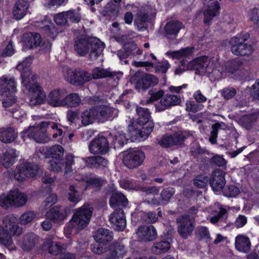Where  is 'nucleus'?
I'll return each instance as SVG.
<instances>
[{
	"instance_id": "f257e3e1",
	"label": "nucleus",
	"mask_w": 259,
	"mask_h": 259,
	"mask_svg": "<svg viewBox=\"0 0 259 259\" xmlns=\"http://www.w3.org/2000/svg\"><path fill=\"white\" fill-rule=\"evenodd\" d=\"M104 48V44L95 37L82 35L76 37L74 42L75 52L80 56L89 53V59L92 61L97 59Z\"/></svg>"
},
{
	"instance_id": "f03ea898",
	"label": "nucleus",
	"mask_w": 259,
	"mask_h": 259,
	"mask_svg": "<svg viewBox=\"0 0 259 259\" xmlns=\"http://www.w3.org/2000/svg\"><path fill=\"white\" fill-rule=\"evenodd\" d=\"M22 233V228L19 226L17 218L8 215L4 218L0 225V243L10 246L13 244L12 237L19 236Z\"/></svg>"
},
{
	"instance_id": "7ed1b4c3",
	"label": "nucleus",
	"mask_w": 259,
	"mask_h": 259,
	"mask_svg": "<svg viewBox=\"0 0 259 259\" xmlns=\"http://www.w3.org/2000/svg\"><path fill=\"white\" fill-rule=\"evenodd\" d=\"M93 210V208L89 204H84L77 209L70 224L65 228V231L68 234L76 233L85 227L90 221Z\"/></svg>"
},
{
	"instance_id": "20e7f679",
	"label": "nucleus",
	"mask_w": 259,
	"mask_h": 259,
	"mask_svg": "<svg viewBox=\"0 0 259 259\" xmlns=\"http://www.w3.org/2000/svg\"><path fill=\"white\" fill-rule=\"evenodd\" d=\"M91 249L94 253L97 254L107 252L103 259H118L126 253L124 245L120 242L112 244L108 249L106 244L96 242L91 245Z\"/></svg>"
},
{
	"instance_id": "39448f33",
	"label": "nucleus",
	"mask_w": 259,
	"mask_h": 259,
	"mask_svg": "<svg viewBox=\"0 0 259 259\" xmlns=\"http://www.w3.org/2000/svg\"><path fill=\"white\" fill-rule=\"evenodd\" d=\"M16 92V82L14 78L2 77L0 78V93L4 96L3 105L9 107L16 102L14 93Z\"/></svg>"
},
{
	"instance_id": "423d86ee",
	"label": "nucleus",
	"mask_w": 259,
	"mask_h": 259,
	"mask_svg": "<svg viewBox=\"0 0 259 259\" xmlns=\"http://www.w3.org/2000/svg\"><path fill=\"white\" fill-rule=\"evenodd\" d=\"M31 58H27L22 63L17 66V69L21 72L22 83L29 92L36 87H40L36 82V77L31 71L30 66Z\"/></svg>"
},
{
	"instance_id": "0eeeda50",
	"label": "nucleus",
	"mask_w": 259,
	"mask_h": 259,
	"mask_svg": "<svg viewBox=\"0 0 259 259\" xmlns=\"http://www.w3.org/2000/svg\"><path fill=\"white\" fill-rule=\"evenodd\" d=\"M27 196L18 190H11L8 195L2 194L0 196V205L8 207L13 205L15 207L24 206L27 201Z\"/></svg>"
},
{
	"instance_id": "6e6552de",
	"label": "nucleus",
	"mask_w": 259,
	"mask_h": 259,
	"mask_svg": "<svg viewBox=\"0 0 259 259\" xmlns=\"http://www.w3.org/2000/svg\"><path fill=\"white\" fill-rule=\"evenodd\" d=\"M246 39L238 35L232 37L230 40L231 51L236 56H248L254 51L253 47L250 45L245 43Z\"/></svg>"
},
{
	"instance_id": "1a4fd4ad",
	"label": "nucleus",
	"mask_w": 259,
	"mask_h": 259,
	"mask_svg": "<svg viewBox=\"0 0 259 259\" xmlns=\"http://www.w3.org/2000/svg\"><path fill=\"white\" fill-rule=\"evenodd\" d=\"M38 169L37 165L26 162L17 168L14 174V178L19 182L23 181L27 178H34L37 176Z\"/></svg>"
},
{
	"instance_id": "9d476101",
	"label": "nucleus",
	"mask_w": 259,
	"mask_h": 259,
	"mask_svg": "<svg viewBox=\"0 0 259 259\" xmlns=\"http://www.w3.org/2000/svg\"><path fill=\"white\" fill-rule=\"evenodd\" d=\"M48 126L42 125V122L37 126L29 127L26 131L21 133V137L25 140V137L33 139L37 143H45L49 141V138L46 133Z\"/></svg>"
},
{
	"instance_id": "9b49d317",
	"label": "nucleus",
	"mask_w": 259,
	"mask_h": 259,
	"mask_svg": "<svg viewBox=\"0 0 259 259\" xmlns=\"http://www.w3.org/2000/svg\"><path fill=\"white\" fill-rule=\"evenodd\" d=\"M73 156L67 154L65 159L63 158H51L49 160V168L52 171H60L63 167L65 173L68 174L72 171V165L73 163Z\"/></svg>"
},
{
	"instance_id": "f8f14e48",
	"label": "nucleus",
	"mask_w": 259,
	"mask_h": 259,
	"mask_svg": "<svg viewBox=\"0 0 259 259\" xmlns=\"http://www.w3.org/2000/svg\"><path fill=\"white\" fill-rule=\"evenodd\" d=\"M145 158V155L143 151H133L123 155V162L128 168H134L141 165Z\"/></svg>"
},
{
	"instance_id": "ddd939ff",
	"label": "nucleus",
	"mask_w": 259,
	"mask_h": 259,
	"mask_svg": "<svg viewBox=\"0 0 259 259\" xmlns=\"http://www.w3.org/2000/svg\"><path fill=\"white\" fill-rule=\"evenodd\" d=\"M193 220V218L188 215L182 216L177 219L178 231L182 237L186 239L192 234L195 227Z\"/></svg>"
},
{
	"instance_id": "4468645a",
	"label": "nucleus",
	"mask_w": 259,
	"mask_h": 259,
	"mask_svg": "<svg viewBox=\"0 0 259 259\" xmlns=\"http://www.w3.org/2000/svg\"><path fill=\"white\" fill-rule=\"evenodd\" d=\"M96 119L103 122L116 117L118 113L117 109L107 105H101L94 108Z\"/></svg>"
},
{
	"instance_id": "2eb2a0df",
	"label": "nucleus",
	"mask_w": 259,
	"mask_h": 259,
	"mask_svg": "<svg viewBox=\"0 0 259 259\" xmlns=\"http://www.w3.org/2000/svg\"><path fill=\"white\" fill-rule=\"evenodd\" d=\"M89 148L93 154H105L109 150V142L106 138L99 136L91 142Z\"/></svg>"
},
{
	"instance_id": "dca6fc26",
	"label": "nucleus",
	"mask_w": 259,
	"mask_h": 259,
	"mask_svg": "<svg viewBox=\"0 0 259 259\" xmlns=\"http://www.w3.org/2000/svg\"><path fill=\"white\" fill-rule=\"evenodd\" d=\"M66 94V91L64 89H54L48 95L46 98L47 103L54 107H64Z\"/></svg>"
},
{
	"instance_id": "f3484780",
	"label": "nucleus",
	"mask_w": 259,
	"mask_h": 259,
	"mask_svg": "<svg viewBox=\"0 0 259 259\" xmlns=\"http://www.w3.org/2000/svg\"><path fill=\"white\" fill-rule=\"evenodd\" d=\"M109 221L116 230L123 231L126 227L125 217L121 208L114 210L109 216Z\"/></svg>"
},
{
	"instance_id": "a211bd4d",
	"label": "nucleus",
	"mask_w": 259,
	"mask_h": 259,
	"mask_svg": "<svg viewBox=\"0 0 259 259\" xmlns=\"http://www.w3.org/2000/svg\"><path fill=\"white\" fill-rule=\"evenodd\" d=\"M204 5L207 8L204 11V22L209 24L213 17L219 14L220 7L218 0H203Z\"/></svg>"
},
{
	"instance_id": "6ab92c4d",
	"label": "nucleus",
	"mask_w": 259,
	"mask_h": 259,
	"mask_svg": "<svg viewBox=\"0 0 259 259\" xmlns=\"http://www.w3.org/2000/svg\"><path fill=\"white\" fill-rule=\"evenodd\" d=\"M224 171L217 169L212 174L210 185L213 191L217 193L220 192L226 184Z\"/></svg>"
},
{
	"instance_id": "aec40b11",
	"label": "nucleus",
	"mask_w": 259,
	"mask_h": 259,
	"mask_svg": "<svg viewBox=\"0 0 259 259\" xmlns=\"http://www.w3.org/2000/svg\"><path fill=\"white\" fill-rule=\"evenodd\" d=\"M181 102V99L178 96L166 94L160 99L159 105H155L156 111H164L171 106L179 105Z\"/></svg>"
},
{
	"instance_id": "412c9836",
	"label": "nucleus",
	"mask_w": 259,
	"mask_h": 259,
	"mask_svg": "<svg viewBox=\"0 0 259 259\" xmlns=\"http://www.w3.org/2000/svg\"><path fill=\"white\" fill-rule=\"evenodd\" d=\"M68 74L70 76V83L76 85H82L85 82L92 80L91 74L84 70L78 71L69 70Z\"/></svg>"
},
{
	"instance_id": "4be33fe9",
	"label": "nucleus",
	"mask_w": 259,
	"mask_h": 259,
	"mask_svg": "<svg viewBox=\"0 0 259 259\" xmlns=\"http://www.w3.org/2000/svg\"><path fill=\"white\" fill-rule=\"evenodd\" d=\"M138 238L141 241H151L157 236L155 228L153 226H140L137 232Z\"/></svg>"
},
{
	"instance_id": "5701e85b",
	"label": "nucleus",
	"mask_w": 259,
	"mask_h": 259,
	"mask_svg": "<svg viewBox=\"0 0 259 259\" xmlns=\"http://www.w3.org/2000/svg\"><path fill=\"white\" fill-rule=\"evenodd\" d=\"M91 74L92 79L111 77L119 80L122 76V73L120 72L112 71L110 69H106L100 67H96L93 69Z\"/></svg>"
},
{
	"instance_id": "b1692460",
	"label": "nucleus",
	"mask_w": 259,
	"mask_h": 259,
	"mask_svg": "<svg viewBox=\"0 0 259 259\" xmlns=\"http://www.w3.org/2000/svg\"><path fill=\"white\" fill-rule=\"evenodd\" d=\"M158 83V79L151 74H145L136 83V88L139 91L145 90Z\"/></svg>"
},
{
	"instance_id": "393cba45",
	"label": "nucleus",
	"mask_w": 259,
	"mask_h": 259,
	"mask_svg": "<svg viewBox=\"0 0 259 259\" xmlns=\"http://www.w3.org/2000/svg\"><path fill=\"white\" fill-rule=\"evenodd\" d=\"M154 128V123L150 121L146 127H143L142 128L134 127L132 125L128 126V131L131 133V135L135 138H140L143 139H147Z\"/></svg>"
},
{
	"instance_id": "a878e982",
	"label": "nucleus",
	"mask_w": 259,
	"mask_h": 259,
	"mask_svg": "<svg viewBox=\"0 0 259 259\" xmlns=\"http://www.w3.org/2000/svg\"><path fill=\"white\" fill-rule=\"evenodd\" d=\"M111 192L109 204L113 208L118 209L120 207L125 206L127 204V199L122 193L116 191L113 186L110 187Z\"/></svg>"
},
{
	"instance_id": "bb28decb",
	"label": "nucleus",
	"mask_w": 259,
	"mask_h": 259,
	"mask_svg": "<svg viewBox=\"0 0 259 259\" xmlns=\"http://www.w3.org/2000/svg\"><path fill=\"white\" fill-rule=\"evenodd\" d=\"M29 92V104L31 106L42 104L47 98L46 94L40 86L35 87L34 90Z\"/></svg>"
},
{
	"instance_id": "cd10ccee",
	"label": "nucleus",
	"mask_w": 259,
	"mask_h": 259,
	"mask_svg": "<svg viewBox=\"0 0 259 259\" xmlns=\"http://www.w3.org/2000/svg\"><path fill=\"white\" fill-rule=\"evenodd\" d=\"M29 8V3L25 0H18L15 4L13 15L17 20L22 19L26 14Z\"/></svg>"
},
{
	"instance_id": "c85d7f7f",
	"label": "nucleus",
	"mask_w": 259,
	"mask_h": 259,
	"mask_svg": "<svg viewBox=\"0 0 259 259\" xmlns=\"http://www.w3.org/2000/svg\"><path fill=\"white\" fill-rule=\"evenodd\" d=\"M113 233L109 229L101 228L95 233L93 237L97 243L106 244L113 239Z\"/></svg>"
},
{
	"instance_id": "c756f323",
	"label": "nucleus",
	"mask_w": 259,
	"mask_h": 259,
	"mask_svg": "<svg viewBox=\"0 0 259 259\" xmlns=\"http://www.w3.org/2000/svg\"><path fill=\"white\" fill-rule=\"evenodd\" d=\"M236 249L240 252H248L251 248V242L248 237L243 235H238L235 238Z\"/></svg>"
},
{
	"instance_id": "7c9ffc66",
	"label": "nucleus",
	"mask_w": 259,
	"mask_h": 259,
	"mask_svg": "<svg viewBox=\"0 0 259 259\" xmlns=\"http://www.w3.org/2000/svg\"><path fill=\"white\" fill-rule=\"evenodd\" d=\"M17 157V154L16 150L9 148L2 156L1 162L6 168H8L14 163Z\"/></svg>"
},
{
	"instance_id": "2f4dec72",
	"label": "nucleus",
	"mask_w": 259,
	"mask_h": 259,
	"mask_svg": "<svg viewBox=\"0 0 259 259\" xmlns=\"http://www.w3.org/2000/svg\"><path fill=\"white\" fill-rule=\"evenodd\" d=\"M17 137V132L13 127L0 128V140L5 143L13 142Z\"/></svg>"
},
{
	"instance_id": "473e14b6",
	"label": "nucleus",
	"mask_w": 259,
	"mask_h": 259,
	"mask_svg": "<svg viewBox=\"0 0 259 259\" xmlns=\"http://www.w3.org/2000/svg\"><path fill=\"white\" fill-rule=\"evenodd\" d=\"M207 61V57L201 56L196 58L188 63V68L190 69L196 70L200 73L205 72V65Z\"/></svg>"
},
{
	"instance_id": "72a5a7b5",
	"label": "nucleus",
	"mask_w": 259,
	"mask_h": 259,
	"mask_svg": "<svg viewBox=\"0 0 259 259\" xmlns=\"http://www.w3.org/2000/svg\"><path fill=\"white\" fill-rule=\"evenodd\" d=\"M47 217L55 222L63 221L66 216V212L62 206H56L50 209L47 213Z\"/></svg>"
},
{
	"instance_id": "f704fd0d",
	"label": "nucleus",
	"mask_w": 259,
	"mask_h": 259,
	"mask_svg": "<svg viewBox=\"0 0 259 259\" xmlns=\"http://www.w3.org/2000/svg\"><path fill=\"white\" fill-rule=\"evenodd\" d=\"M24 42L30 48L40 46V35L36 33H27L24 36Z\"/></svg>"
},
{
	"instance_id": "c9c22d12",
	"label": "nucleus",
	"mask_w": 259,
	"mask_h": 259,
	"mask_svg": "<svg viewBox=\"0 0 259 259\" xmlns=\"http://www.w3.org/2000/svg\"><path fill=\"white\" fill-rule=\"evenodd\" d=\"M80 97L76 93L66 94L64 102V107L73 108L78 106L81 104Z\"/></svg>"
},
{
	"instance_id": "e433bc0d",
	"label": "nucleus",
	"mask_w": 259,
	"mask_h": 259,
	"mask_svg": "<svg viewBox=\"0 0 259 259\" xmlns=\"http://www.w3.org/2000/svg\"><path fill=\"white\" fill-rule=\"evenodd\" d=\"M137 114L138 116L137 118V122L140 125H144L148 124L149 121V119L151 117L150 112L147 108L137 106L136 108Z\"/></svg>"
},
{
	"instance_id": "4c0bfd02",
	"label": "nucleus",
	"mask_w": 259,
	"mask_h": 259,
	"mask_svg": "<svg viewBox=\"0 0 259 259\" xmlns=\"http://www.w3.org/2000/svg\"><path fill=\"white\" fill-rule=\"evenodd\" d=\"M183 24L179 21H171L166 23L164 31L168 35H176L183 27Z\"/></svg>"
},
{
	"instance_id": "58836bf2",
	"label": "nucleus",
	"mask_w": 259,
	"mask_h": 259,
	"mask_svg": "<svg viewBox=\"0 0 259 259\" xmlns=\"http://www.w3.org/2000/svg\"><path fill=\"white\" fill-rule=\"evenodd\" d=\"M96 119L94 108L86 110L81 114V123L84 126L88 125L94 122Z\"/></svg>"
},
{
	"instance_id": "ea45409f",
	"label": "nucleus",
	"mask_w": 259,
	"mask_h": 259,
	"mask_svg": "<svg viewBox=\"0 0 259 259\" xmlns=\"http://www.w3.org/2000/svg\"><path fill=\"white\" fill-rule=\"evenodd\" d=\"M169 248V242L167 241H162L154 243L152 250L154 254H159L167 251Z\"/></svg>"
},
{
	"instance_id": "a19ab883",
	"label": "nucleus",
	"mask_w": 259,
	"mask_h": 259,
	"mask_svg": "<svg viewBox=\"0 0 259 259\" xmlns=\"http://www.w3.org/2000/svg\"><path fill=\"white\" fill-rule=\"evenodd\" d=\"M36 236L33 233H29L25 235L22 247L24 250L29 251L34 246Z\"/></svg>"
},
{
	"instance_id": "79ce46f5",
	"label": "nucleus",
	"mask_w": 259,
	"mask_h": 259,
	"mask_svg": "<svg viewBox=\"0 0 259 259\" xmlns=\"http://www.w3.org/2000/svg\"><path fill=\"white\" fill-rule=\"evenodd\" d=\"M225 66L226 71L232 73L244 69V65L242 62L238 60L230 61L226 63Z\"/></svg>"
},
{
	"instance_id": "37998d69",
	"label": "nucleus",
	"mask_w": 259,
	"mask_h": 259,
	"mask_svg": "<svg viewBox=\"0 0 259 259\" xmlns=\"http://www.w3.org/2000/svg\"><path fill=\"white\" fill-rule=\"evenodd\" d=\"M192 135V134L188 131L179 132L170 136L172 139L173 145H181L185 139Z\"/></svg>"
},
{
	"instance_id": "c03bdc74",
	"label": "nucleus",
	"mask_w": 259,
	"mask_h": 259,
	"mask_svg": "<svg viewBox=\"0 0 259 259\" xmlns=\"http://www.w3.org/2000/svg\"><path fill=\"white\" fill-rule=\"evenodd\" d=\"M136 45L134 43L125 45L122 50L117 52V56L120 60L126 58L129 55L134 54Z\"/></svg>"
},
{
	"instance_id": "a18cd8bd",
	"label": "nucleus",
	"mask_w": 259,
	"mask_h": 259,
	"mask_svg": "<svg viewBox=\"0 0 259 259\" xmlns=\"http://www.w3.org/2000/svg\"><path fill=\"white\" fill-rule=\"evenodd\" d=\"M42 125L44 126H48L49 130H52L54 131L53 134V138L55 139L58 136H60L63 134V131L61 128L60 125H58L57 123L51 122L50 121H42Z\"/></svg>"
},
{
	"instance_id": "49530a36",
	"label": "nucleus",
	"mask_w": 259,
	"mask_h": 259,
	"mask_svg": "<svg viewBox=\"0 0 259 259\" xmlns=\"http://www.w3.org/2000/svg\"><path fill=\"white\" fill-rule=\"evenodd\" d=\"M257 118L256 114H251L243 116L240 121L242 126L246 129H250L252 127Z\"/></svg>"
},
{
	"instance_id": "de8ad7c7",
	"label": "nucleus",
	"mask_w": 259,
	"mask_h": 259,
	"mask_svg": "<svg viewBox=\"0 0 259 259\" xmlns=\"http://www.w3.org/2000/svg\"><path fill=\"white\" fill-rule=\"evenodd\" d=\"M196 235L199 240H203L209 242L211 240L210 235L208 229L203 226L198 227L196 229Z\"/></svg>"
},
{
	"instance_id": "09e8293b",
	"label": "nucleus",
	"mask_w": 259,
	"mask_h": 259,
	"mask_svg": "<svg viewBox=\"0 0 259 259\" xmlns=\"http://www.w3.org/2000/svg\"><path fill=\"white\" fill-rule=\"evenodd\" d=\"M48 154L51 158H62L64 155V149L61 146L56 145L48 150Z\"/></svg>"
},
{
	"instance_id": "8fccbe9b",
	"label": "nucleus",
	"mask_w": 259,
	"mask_h": 259,
	"mask_svg": "<svg viewBox=\"0 0 259 259\" xmlns=\"http://www.w3.org/2000/svg\"><path fill=\"white\" fill-rule=\"evenodd\" d=\"M49 252L53 255H58L63 251L62 245L56 242L50 241L47 243Z\"/></svg>"
},
{
	"instance_id": "3c124183",
	"label": "nucleus",
	"mask_w": 259,
	"mask_h": 259,
	"mask_svg": "<svg viewBox=\"0 0 259 259\" xmlns=\"http://www.w3.org/2000/svg\"><path fill=\"white\" fill-rule=\"evenodd\" d=\"M85 182L87 183V188L90 187L100 188L105 181L96 177H93L87 179Z\"/></svg>"
},
{
	"instance_id": "603ef678",
	"label": "nucleus",
	"mask_w": 259,
	"mask_h": 259,
	"mask_svg": "<svg viewBox=\"0 0 259 259\" xmlns=\"http://www.w3.org/2000/svg\"><path fill=\"white\" fill-rule=\"evenodd\" d=\"M36 217L34 211H28L23 213L20 218V223L25 225L31 223Z\"/></svg>"
},
{
	"instance_id": "864d4df0",
	"label": "nucleus",
	"mask_w": 259,
	"mask_h": 259,
	"mask_svg": "<svg viewBox=\"0 0 259 259\" xmlns=\"http://www.w3.org/2000/svg\"><path fill=\"white\" fill-rule=\"evenodd\" d=\"M239 192V189L234 185L227 186L222 191L223 195L228 197H235Z\"/></svg>"
},
{
	"instance_id": "5fc2aeb1",
	"label": "nucleus",
	"mask_w": 259,
	"mask_h": 259,
	"mask_svg": "<svg viewBox=\"0 0 259 259\" xmlns=\"http://www.w3.org/2000/svg\"><path fill=\"white\" fill-rule=\"evenodd\" d=\"M175 193V190L172 187H167L163 189L160 193L161 201L167 203Z\"/></svg>"
},
{
	"instance_id": "6e6d98bb",
	"label": "nucleus",
	"mask_w": 259,
	"mask_h": 259,
	"mask_svg": "<svg viewBox=\"0 0 259 259\" xmlns=\"http://www.w3.org/2000/svg\"><path fill=\"white\" fill-rule=\"evenodd\" d=\"M218 64L217 59H209L207 57V61H206L205 65V67H206L205 72H207L209 73L216 74L217 72L219 71V70L215 69Z\"/></svg>"
},
{
	"instance_id": "4d7b16f0",
	"label": "nucleus",
	"mask_w": 259,
	"mask_h": 259,
	"mask_svg": "<svg viewBox=\"0 0 259 259\" xmlns=\"http://www.w3.org/2000/svg\"><path fill=\"white\" fill-rule=\"evenodd\" d=\"M121 187L126 190H138L140 188L136 181L132 180L123 179L119 182Z\"/></svg>"
},
{
	"instance_id": "13d9d810",
	"label": "nucleus",
	"mask_w": 259,
	"mask_h": 259,
	"mask_svg": "<svg viewBox=\"0 0 259 259\" xmlns=\"http://www.w3.org/2000/svg\"><path fill=\"white\" fill-rule=\"evenodd\" d=\"M58 200L57 196L55 194H52L47 197L41 204L43 210H47L48 208L55 204Z\"/></svg>"
},
{
	"instance_id": "bf43d9fd",
	"label": "nucleus",
	"mask_w": 259,
	"mask_h": 259,
	"mask_svg": "<svg viewBox=\"0 0 259 259\" xmlns=\"http://www.w3.org/2000/svg\"><path fill=\"white\" fill-rule=\"evenodd\" d=\"M151 91H150L149 93L151 95L150 98L146 101H142L141 104L143 105H148L154 101H157L159 99H161L164 96V92L163 90H159L155 93H151Z\"/></svg>"
},
{
	"instance_id": "052dcab7",
	"label": "nucleus",
	"mask_w": 259,
	"mask_h": 259,
	"mask_svg": "<svg viewBox=\"0 0 259 259\" xmlns=\"http://www.w3.org/2000/svg\"><path fill=\"white\" fill-rule=\"evenodd\" d=\"M68 196V200L71 202L77 203L80 201L78 193L73 185L70 186L69 188Z\"/></svg>"
},
{
	"instance_id": "680f3d73",
	"label": "nucleus",
	"mask_w": 259,
	"mask_h": 259,
	"mask_svg": "<svg viewBox=\"0 0 259 259\" xmlns=\"http://www.w3.org/2000/svg\"><path fill=\"white\" fill-rule=\"evenodd\" d=\"M65 13L67 20H69L71 22L78 23L80 21V14L78 11L74 10H69Z\"/></svg>"
},
{
	"instance_id": "e2e57ef3",
	"label": "nucleus",
	"mask_w": 259,
	"mask_h": 259,
	"mask_svg": "<svg viewBox=\"0 0 259 259\" xmlns=\"http://www.w3.org/2000/svg\"><path fill=\"white\" fill-rule=\"evenodd\" d=\"M221 125L222 123L219 122L213 124L212 125V131H211L210 137L209 138V141L212 144H215L216 143L218 131L221 128Z\"/></svg>"
},
{
	"instance_id": "0e129e2a",
	"label": "nucleus",
	"mask_w": 259,
	"mask_h": 259,
	"mask_svg": "<svg viewBox=\"0 0 259 259\" xmlns=\"http://www.w3.org/2000/svg\"><path fill=\"white\" fill-rule=\"evenodd\" d=\"M141 218L143 221L147 223H154L158 219L156 213L153 211L142 213Z\"/></svg>"
},
{
	"instance_id": "69168bd1",
	"label": "nucleus",
	"mask_w": 259,
	"mask_h": 259,
	"mask_svg": "<svg viewBox=\"0 0 259 259\" xmlns=\"http://www.w3.org/2000/svg\"><path fill=\"white\" fill-rule=\"evenodd\" d=\"M127 142V139L124 134L118 133L115 136L114 139L115 147H121Z\"/></svg>"
},
{
	"instance_id": "338daca9",
	"label": "nucleus",
	"mask_w": 259,
	"mask_h": 259,
	"mask_svg": "<svg viewBox=\"0 0 259 259\" xmlns=\"http://www.w3.org/2000/svg\"><path fill=\"white\" fill-rule=\"evenodd\" d=\"M208 178L206 176L200 175L197 177L194 180V184L196 187L201 188L205 187L208 182Z\"/></svg>"
},
{
	"instance_id": "774afa93",
	"label": "nucleus",
	"mask_w": 259,
	"mask_h": 259,
	"mask_svg": "<svg viewBox=\"0 0 259 259\" xmlns=\"http://www.w3.org/2000/svg\"><path fill=\"white\" fill-rule=\"evenodd\" d=\"M250 94L254 99L259 100V78L251 86Z\"/></svg>"
}]
</instances>
